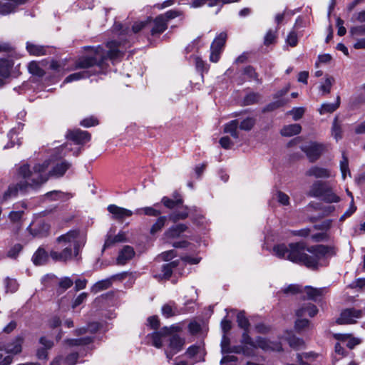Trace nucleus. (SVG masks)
I'll return each mask as SVG.
<instances>
[{"instance_id":"1","label":"nucleus","mask_w":365,"mask_h":365,"mask_svg":"<svg viewBox=\"0 0 365 365\" xmlns=\"http://www.w3.org/2000/svg\"><path fill=\"white\" fill-rule=\"evenodd\" d=\"M71 166V164L69 162L63 160L57 163L47 175L46 171L48 167V163L46 162L36 164L32 169H31L29 164L21 165L16 173V178L19 182L9 185L7 190L3 194L1 201L5 202L16 197L19 192L24 194L29 189L36 190L39 188L48 180V176L62 177Z\"/></svg>"},{"instance_id":"2","label":"nucleus","mask_w":365,"mask_h":365,"mask_svg":"<svg viewBox=\"0 0 365 365\" xmlns=\"http://www.w3.org/2000/svg\"><path fill=\"white\" fill-rule=\"evenodd\" d=\"M115 29L122 30L118 41H110L106 43L108 51L103 46L85 47L90 53L78 57L74 62V69L83 71L91 70L96 71V75L101 73L105 67L108 59L115 61L123 57L127 48L130 46V38L132 34L128 28L123 29L121 24H115Z\"/></svg>"},{"instance_id":"3","label":"nucleus","mask_w":365,"mask_h":365,"mask_svg":"<svg viewBox=\"0 0 365 365\" xmlns=\"http://www.w3.org/2000/svg\"><path fill=\"white\" fill-rule=\"evenodd\" d=\"M307 247L303 242H292L287 245L279 244L273 247L274 254L279 258L288 259L292 262L304 265L307 260Z\"/></svg>"},{"instance_id":"4","label":"nucleus","mask_w":365,"mask_h":365,"mask_svg":"<svg viewBox=\"0 0 365 365\" xmlns=\"http://www.w3.org/2000/svg\"><path fill=\"white\" fill-rule=\"evenodd\" d=\"M307 260L306 267L316 270L319 266H322V261L328 257L336 255V248L334 246L324 245H312L307 247Z\"/></svg>"},{"instance_id":"5","label":"nucleus","mask_w":365,"mask_h":365,"mask_svg":"<svg viewBox=\"0 0 365 365\" xmlns=\"http://www.w3.org/2000/svg\"><path fill=\"white\" fill-rule=\"evenodd\" d=\"M72 255L73 250L71 245L64 247L61 252L52 250L49 255L43 248L39 247L34 254L32 261L35 265L41 266L47 262L49 256L54 262H66L71 259Z\"/></svg>"},{"instance_id":"6","label":"nucleus","mask_w":365,"mask_h":365,"mask_svg":"<svg viewBox=\"0 0 365 365\" xmlns=\"http://www.w3.org/2000/svg\"><path fill=\"white\" fill-rule=\"evenodd\" d=\"M309 197H317L327 203L339 202L340 197L334 192L329 182L316 180L308 192Z\"/></svg>"},{"instance_id":"7","label":"nucleus","mask_w":365,"mask_h":365,"mask_svg":"<svg viewBox=\"0 0 365 365\" xmlns=\"http://www.w3.org/2000/svg\"><path fill=\"white\" fill-rule=\"evenodd\" d=\"M185 344V339L177 334H174L168 339L167 345L164 349L165 354L168 361H170L173 357L181 351Z\"/></svg>"},{"instance_id":"8","label":"nucleus","mask_w":365,"mask_h":365,"mask_svg":"<svg viewBox=\"0 0 365 365\" xmlns=\"http://www.w3.org/2000/svg\"><path fill=\"white\" fill-rule=\"evenodd\" d=\"M325 145L317 142H311L309 144L301 147V150L306 154L311 163L317 161L325 150Z\"/></svg>"},{"instance_id":"9","label":"nucleus","mask_w":365,"mask_h":365,"mask_svg":"<svg viewBox=\"0 0 365 365\" xmlns=\"http://www.w3.org/2000/svg\"><path fill=\"white\" fill-rule=\"evenodd\" d=\"M24 341L23 335H18L12 341L4 344L0 343V351H5L7 354H18L22 351V345Z\"/></svg>"},{"instance_id":"10","label":"nucleus","mask_w":365,"mask_h":365,"mask_svg":"<svg viewBox=\"0 0 365 365\" xmlns=\"http://www.w3.org/2000/svg\"><path fill=\"white\" fill-rule=\"evenodd\" d=\"M67 139L77 145H84L91 138V133L81 129L68 130L66 134Z\"/></svg>"},{"instance_id":"11","label":"nucleus","mask_w":365,"mask_h":365,"mask_svg":"<svg viewBox=\"0 0 365 365\" xmlns=\"http://www.w3.org/2000/svg\"><path fill=\"white\" fill-rule=\"evenodd\" d=\"M361 317V311L355 309H346L341 312L340 317L336 319L338 324H349L356 322L355 319Z\"/></svg>"},{"instance_id":"12","label":"nucleus","mask_w":365,"mask_h":365,"mask_svg":"<svg viewBox=\"0 0 365 365\" xmlns=\"http://www.w3.org/2000/svg\"><path fill=\"white\" fill-rule=\"evenodd\" d=\"M28 0H0V15L6 16L15 13L19 6L24 5Z\"/></svg>"},{"instance_id":"13","label":"nucleus","mask_w":365,"mask_h":365,"mask_svg":"<svg viewBox=\"0 0 365 365\" xmlns=\"http://www.w3.org/2000/svg\"><path fill=\"white\" fill-rule=\"evenodd\" d=\"M107 210L112 214V218L118 222H123L126 217H130L133 215L131 210L118 207L115 205H108Z\"/></svg>"},{"instance_id":"14","label":"nucleus","mask_w":365,"mask_h":365,"mask_svg":"<svg viewBox=\"0 0 365 365\" xmlns=\"http://www.w3.org/2000/svg\"><path fill=\"white\" fill-rule=\"evenodd\" d=\"M253 348H259L264 351H280L282 349L281 344L274 343L266 338L257 336L255 340Z\"/></svg>"},{"instance_id":"15","label":"nucleus","mask_w":365,"mask_h":365,"mask_svg":"<svg viewBox=\"0 0 365 365\" xmlns=\"http://www.w3.org/2000/svg\"><path fill=\"white\" fill-rule=\"evenodd\" d=\"M170 334V329L167 327H163L160 331H153L149 334L147 337L152 340V345L155 348L160 349L163 346L162 337Z\"/></svg>"},{"instance_id":"16","label":"nucleus","mask_w":365,"mask_h":365,"mask_svg":"<svg viewBox=\"0 0 365 365\" xmlns=\"http://www.w3.org/2000/svg\"><path fill=\"white\" fill-rule=\"evenodd\" d=\"M153 24V26L150 29V35L153 36H160L163 34L167 29L168 25L165 20L163 19L162 16L159 15L157 16L154 19H151L150 24Z\"/></svg>"},{"instance_id":"17","label":"nucleus","mask_w":365,"mask_h":365,"mask_svg":"<svg viewBox=\"0 0 365 365\" xmlns=\"http://www.w3.org/2000/svg\"><path fill=\"white\" fill-rule=\"evenodd\" d=\"M135 255V251L133 248L130 246L125 245L123 248L119 252L118 256L116 259L117 264L124 265L129 260H130Z\"/></svg>"},{"instance_id":"18","label":"nucleus","mask_w":365,"mask_h":365,"mask_svg":"<svg viewBox=\"0 0 365 365\" xmlns=\"http://www.w3.org/2000/svg\"><path fill=\"white\" fill-rule=\"evenodd\" d=\"M180 260L176 259L168 263L163 264L161 267L162 274H159L158 277L161 279L168 280L171 277L173 272L178 267Z\"/></svg>"},{"instance_id":"19","label":"nucleus","mask_w":365,"mask_h":365,"mask_svg":"<svg viewBox=\"0 0 365 365\" xmlns=\"http://www.w3.org/2000/svg\"><path fill=\"white\" fill-rule=\"evenodd\" d=\"M318 309L316 305L312 303H307L302 305L298 309L296 310V315L298 318L303 317L308 315L310 317H314L318 313Z\"/></svg>"},{"instance_id":"20","label":"nucleus","mask_w":365,"mask_h":365,"mask_svg":"<svg viewBox=\"0 0 365 365\" xmlns=\"http://www.w3.org/2000/svg\"><path fill=\"white\" fill-rule=\"evenodd\" d=\"M80 237L79 230H71L66 234L61 235L56 238V242L58 244L63 243L64 245L67 244L73 243L75 241L78 240Z\"/></svg>"},{"instance_id":"21","label":"nucleus","mask_w":365,"mask_h":365,"mask_svg":"<svg viewBox=\"0 0 365 365\" xmlns=\"http://www.w3.org/2000/svg\"><path fill=\"white\" fill-rule=\"evenodd\" d=\"M161 202L165 207L170 210H173L182 206L183 200L179 193L175 192L173 194V199L165 196L162 198Z\"/></svg>"},{"instance_id":"22","label":"nucleus","mask_w":365,"mask_h":365,"mask_svg":"<svg viewBox=\"0 0 365 365\" xmlns=\"http://www.w3.org/2000/svg\"><path fill=\"white\" fill-rule=\"evenodd\" d=\"M306 175L316 178H329L331 177V172L327 168L312 166L306 172Z\"/></svg>"},{"instance_id":"23","label":"nucleus","mask_w":365,"mask_h":365,"mask_svg":"<svg viewBox=\"0 0 365 365\" xmlns=\"http://www.w3.org/2000/svg\"><path fill=\"white\" fill-rule=\"evenodd\" d=\"M14 61L8 58H0V76L5 79L10 78Z\"/></svg>"},{"instance_id":"24","label":"nucleus","mask_w":365,"mask_h":365,"mask_svg":"<svg viewBox=\"0 0 365 365\" xmlns=\"http://www.w3.org/2000/svg\"><path fill=\"white\" fill-rule=\"evenodd\" d=\"M192 210L196 211V207L189 209L187 206H183L182 210L180 211L173 212L169 215V219L173 222H177L181 220H185L188 217Z\"/></svg>"},{"instance_id":"25","label":"nucleus","mask_w":365,"mask_h":365,"mask_svg":"<svg viewBox=\"0 0 365 365\" xmlns=\"http://www.w3.org/2000/svg\"><path fill=\"white\" fill-rule=\"evenodd\" d=\"M96 75L95 71L91 70H86L81 71L79 72L73 73L68 76L65 80L64 83H70L74 81H78L83 78H88L92 76Z\"/></svg>"},{"instance_id":"26","label":"nucleus","mask_w":365,"mask_h":365,"mask_svg":"<svg viewBox=\"0 0 365 365\" xmlns=\"http://www.w3.org/2000/svg\"><path fill=\"white\" fill-rule=\"evenodd\" d=\"M187 226L185 224H177L170 227L166 232L165 235L168 238H177L186 231Z\"/></svg>"},{"instance_id":"27","label":"nucleus","mask_w":365,"mask_h":365,"mask_svg":"<svg viewBox=\"0 0 365 365\" xmlns=\"http://www.w3.org/2000/svg\"><path fill=\"white\" fill-rule=\"evenodd\" d=\"M242 71V74L247 76L248 81H254L257 84H262V80L259 78V73L252 66H246Z\"/></svg>"},{"instance_id":"28","label":"nucleus","mask_w":365,"mask_h":365,"mask_svg":"<svg viewBox=\"0 0 365 365\" xmlns=\"http://www.w3.org/2000/svg\"><path fill=\"white\" fill-rule=\"evenodd\" d=\"M162 314L165 317L169 318L180 314L181 312L178 309L174 302H170L162 307Z\"/></svg>"},{"instance_id":"29","label":"nucleus","mask_w":365,"mask_h":365,"mask_svg":"<svg viewBox=\"0 0 365 365\" xmlns=\"http://www.w3.org/2000/svg\"><path fill=\"white\" fill-rule=\"evenodd\" d=\"M26 48V51L31 56H40L46 55V47L43 46L27 42Z\"/></svg>"},{"instance_id":"30","label":"nucleus","mask_w":365,"mask_h":365,"mask_svg":"<svg viewBox=\"0 0 365 365\" xmlns=\"http://www.w3.org/2000/svg\"><path fill=\"white\" fill-rule=\"evenodd\" d=\"M334 337L342 342H346V346L349 349H354L360 343V340L359 339L354 337L350 338L349 335L347 334H336L334 335Z\"/></svg>"},{"instance_id":"31","label":"nucleus","mask_w":365,"mask_h":365,"mask_svg":"<svg viewBox=\"0 0 365 365\" xmlns=\"http://www.w3.org/2000/svg\"><path fill=\"white\" fill-rule=\"evenodd\" d=\"M340 96H337L336 98V102L334 103H324L322 105L319 111L321 115L326 113H331L334 112L340 106Z\"/></svg>"},{"instance_id":"32","label":"nucleus","mask_w":365,"mask_h":365,"mask_svg":"<svg viewBox=\"0 0 365 365\" xmlns=\"http://www.w3.org/2000/svg\"><path fill=\"white\" fill-rule=\"evenodd\" d=\"M238 128V120H232L225 125L224 132L230 133L232 138H234L235 139H237L239 138V132L237 130Z\"/></svg>"},{"instance_id":"33","label":"nucleus","mask_w":365,"mask_h":365,"mask_svg":"<svg viewBox=\"0 0 365 365\" xmlns=\"http://www.w3.org/2000/svg\"><path fill=\"white\" fill-rule=\"evenodd\" d=\"M112 285V281L110 278L100 280L95 283L91 287V292L93 294H97L103 290L110 288Z\"/></svg>"},{"instance_id":"34","label":"nucleus","mask_w":365,"mask_h":365,"mask_svg":"<svg viewBox=\"0 0 365 365\" xmlns=\"http://www.w3.org/2000/svg\"><path fill=\"white\" fill-rule=\"evenodd\" d=\"M227 38V35L226 32H221L215 37V38L212 41L210 46V49H215L222 51L223 47L225 45Z\"/></svg>"},{"instance_id":"35","label":"nucleus","mask_w":365,"mask_h":365,"mask_svg":"<svg viewBox=\"0 0 365 365\" xmlns=\"http://www.w3.org/2000/svg\"><path fill=\"white\" fill-rule=\"evenodd\" d=\"M301 130V125L295 123L284 126L280 133L283 136H292L299 134Z\"/></svg>"},{"instance_id":"36","label":"nucleus","mask_w":365,"mask_h":365,"mask_svg":"<svg viewBox=\"0 0 365 365\" xmlns=\"http://www.w3.org/2000/svg\"><path fill=\"white\" fill-rule=\"evenodd\" d=\"M306 293L307 298L310 300L317 302L323 294L324 289L313 288L312 287H306Z\"/></svg>"},{"instance_id":"37","label":"nucleus","mask_w":365,"mask_h":365,"mask_svg":"<svg viewBox=\"0 0 365 365\" xmlns=\"http://www.w3.org/2000/svg\"><path fill=\"white\" fill-rule=\"evenodd\" d=\"M28 70L31 74L38 77H43L46 74L44 70L40 67L39 63L35 61L29 63Z\"/></svg>"},{"instance_id":"38","label":"nucleus","mask_w":365,"mask_h":365,"mask_svg":"<svg viewBox=\"0 0 365 365\" xmlns=\"http://www.w3.org/2000/svg\"><path fill=\"white\" fill-rule=\"evenodd\" d=\"M261 98V95L256 92L248 93L243 98L245 106H250L257 103Z\"/></svg>"},{"instance_id":"39","label":"nucleus","mask_w":365,"mask_h":365,"mask_svg":"<svg viewBox=\"0 0 365 365\" xmlns=\"http://www.w3.org/2000/svg\"><path fill=\"white\" fill-rule=\"evenodd\" d=\"M93 337L91 336H86L79 339H67V344L69 346H83L88 345L93 342Z\"/></svg>"},{"instance_id":"40","label":"nucleus","mask_w":365,"mask_h":365,"mask_svg":"<svg viewBox=\"0 0 365 365\" xmlns=\"http://www.w3.org/2000/svg\"><path fill=\"white\" fill-rule=\"evenodd\" d=\"M334 83V78L330 76H326L325 81L319 86V91L322 95H326L330 93L331 86Z\"/></svg>"},{"instance_id":"41","label":"nucleus","mask_w":365,"mask_h":365,"mask_svg":"<svg viewBox=\"0 0 365 365\" xmlns=\"http://www.w3.org/2000/svg\"><path fill=\"white\" fill-rule=\"evenodd\" d=\"M237 322L238 327L242 329L243 330L249 329L250 324L248 319L245 316V311H240L238 312L237 315Z\"/></svg>"},{"instance_id":"42","label":"nucleus","mask_w":365,"mask_h":365,"mask_svg":"<svg viewBox=\"0 0 365 365\" xmlns=\"http://www.w3.org/2000/svg\"><path fill=\"white\" fill-rule=\"evenodd\" d=\"M288 102L287 100L285 99H279L272 103L267 104L262 110L264 113L265 112H271L279 108L284 106Z\"/></svg>"},{"instance_id":"43","label":"nucleus","mask_w":365,"mask_h":365,"mask_svg":"<svg viewBox=\"0 0 365 365\" xmlns=\"http://www.w3.org/2000/svg\"><path fill=\"white\" fill-rule=\"evenodd\" d=\"M331 134L336 140L342 138V130L341 125L338 123V116H336L333 120Z\"/></svg>"},{"instance_id":"44","label":"nucleus","mask_w":365,"mask_h":365,"mask_svg":"<svg viewBox=\"0 0 365 365\" xmlns=\"http://www.w3.org/2000/svg\"><path fill=\"white\" fill-rule=\"evenodd\" d=\"M167 221L166 216H160L150 228V234L154 235L162 230Z\"/></svg>"},{"instance_id":"45","label":"nucleus","mask_w":365,"mask_h":365,"mask_svg":"<svg viewBox=\"0 0 365 365\" xmlns=\"http://www.w3.org/2000/svg\"><path fill=\"white\" fill-rule=\"evenodd\" d=\"M256 123V119L253 117H247L241 121L239 124L240 129L245 131H250Z\"/></svg>"},{"instance_id":"46","label":"nucleus","mask_w":365,"mask_h":365,"mask_svg":"<svg viewBox=\"0 0 365 365\" xmlns=\"http://www.w3.org/2000/svg\"><path fill=\"white\" fill-rule=\"evenodd\" d=\"M195 63L197 71L201 73L202 78H203V73L208 71L209 65L198 56L195 57Z\"/></svg>"},{"instance_id":"47","label":"nucleus","mask_w":365,"mask_h":365,"mask_svg":"<svg viewBox=\"0 0 365 365\" xmlns=\"http://www.w3.org/2000/svg\"><path fill=\"white\" fill-rule=\"evenodd\" d=\"M277 29L276 31H272V29L267 31L264 37V44L265 46H268L276 42V39L277 37Z\"/></svg>"},{"instance_id":"48","label":"nucleus","mask_w":365,"mask_h":365,"mask_svg":"<svg viewBox=\"0 0 365 365\" xmlns=\"http://www.w3.org/2000/svg\"><path fill=\"white\" fill-rule=\"evenodd\" d=\"M143 212L144 215L148 216L157 217L161 215V211L156 210L152 207H145L136 210L137 214H141Z\"/></svg>"},{"instance_id":"49","label":"nucleus","mask_w":365,"mask_h":365,"mask_svg":"<svg viewBox=\"0 0 365 365\" xmlns=\"http://www.w3.org/2000/svg\"><path fill=\"white\" fill-rule=\"evenodd\" d=\"M287 341L289 346L295 349H300L304 344V342L302 339L297 337L296 336L294 335L289 336L287 339Z\"/></svg>"},{"instance_id":"50","label":"nucleus","mask_w":365,"mask_h":365,"mask_svg":"<svg viewBox=\"0 0 365 365\" xmlns=\"http://www.w3.org/2000/svg\"><path fill=\"white\" fill-rule=\"evenodd\" d=\"M5 284L7 292L14 293L19 289V284L15 279L6 277L5 279Z\"/></svg>"},{"instance_id":"51","label":"nucleus","mask_w":365,"mask_h":365,"mask_svg":"<svg viewBox=\"0 0 365 365\" xmlns=\"http://www.w3.org/2000/svg\"><path fill=\"white\" fill-rule=\"evenodd\" d=\"M181 15V13L179 11L177 10H169L166 11L165 14H160V16L163 17V19L165 20V22H166V24H168V22L179 16Z\"/></svg>"},{"instance_id":"52","label":"nucleus","mask_w":365,"mask_h":365,"mask_svg":"<svg viewBox=\"0 0 365 365\" xmlns=\"http://www.w3.org/2000/svg\"><path fill=\"white\" fill-rule=\"evenodd\" d=\"M150 21H151V18H148L147 21L135 22L132 26V29H131L132 32L133 34H137L139 31H142L145 27H147L150 25Z\"/></svg>"},{"instance_id":"53","label":"nucleus","mask_w":365,"mask_h":365,"mask_svg":"<svg viewBox=\"0 0 365 365\" xmlns=\"http://www.w3.org/2000/svg\"><path fill=\"white\" fill-rule=\"evenodd\" d=\"M340 169L341 171L343 179L346 178V173H348L350 175V171L349 169V160L344 153H343L342 160L340 162Z\"/></svg>"},{"instance_id":"54","label":"nucleus","mask_w":365,"mask_h":365,"mask_svg":"<svg viewBox=\"0 0 365 365\" xmlns=\"http://www.w3.org/2000/svg\"><path fill=\"white\" fill-rule=\"evenodd\" d=\"M207 4L210 7L217 6L216 0H193L192 6L197 8Z\"/></svg>"},{"instance_id":"55","label":"nucleus","mask_w":365,"mask_h":365,"mask_svg":"<svg viewBox=\"0 0 365 365\" xmlns=\"http://www.w3.org/2000/svg\"><path fill=\"white\" fill-rule=\"evenodd\" d=\"M147 325L152 329L158 330L160 326L159 317L157 315L149 317L147 319Z\"/></svg>"},{"instance_id":"56","label":"nucleus","mask_w":365,"mask_h":365,"mask_svg":"<svg viewBox=\"0 0 365 365\" xmlns=\"http://www.w3.org/2000/svg\"><path fill=\"white\" fill-rule=\"evenodd\" d=\"M98 124V120L94 116L86 118L80 122V125L85 128H90L92 126L97 125Z\"/></svg>"},{"instance_id":"57","label":"nucleus","mask_w":365,"mask_h":365,"mask_svg":"<svg viewBox=\"0 0 365 365\" xmlns=\"http://www.w3.org/2000/svg\"><path fill=\"white\" fill-rule=\"evenodd\" d=\"M349 32L352 36H365V24L353 26Z\"/></svg>"},{"instance_id":"58","label":"nucleus","mask_w":365,"mask_h":365,"mask_svg":"<svg viewBox=\"0 0 365 365\" xmlns=\"http://www.w3.org/2000/svg\"><path fill=\"white\" fill-rule=\"evenodd\" d=\"M286 42L292 47H295L298 43V36L295 31H291L286 38Z\"/></svg>"},{"instance_id":"59","label":"nucleus","mask_w":365,"mask_h":365,"mask_svg":"<svg viewBox=\"0 0 365 365\" xmlns=\"http://www.w3.org/2000/svg\"><path fill=\"white\" fill-rule=\"evenodd\" d=\"M23 247L21 244H16L7 252V257L10 258H16L20 252L22 250Z\"/></svg>"},{"instance_id":"60","label":"nucleus","mask_w":365,"mask_h":365,"mask_svg":"<svg viewBox=\"0 0 365 365\" xmlns=\"http://www.w3.org/2000/svg\"><path fill=\"white\" fill-rule=\"evenodd\" d=\"M331 220H325L319 224L314 225L313 227L316 230L327 231L331 228Z\"/></svg>"},{"instance_id":"61","label":"nucleus","mask_w":365,"mask_h":365,"mask_svg":"<svg viewBox=\"0 0 365 365\" xmlns=\"http://www.w3.org/2000/svg\"><path fill=\"white\" fill-rule=\"evenodd\" d=\"M309 325V321L307 319H300L296 320L294 328L297 331H301Z\"/></svg>"},{"instance_id":"62","label":"nucleus","mask_w":365,"mask_h":365,"mask_svg":"<svg viewBox=\"0 0 365 365\" xmlns=\"http://www.w3.org/2000/svg\"><path fill=\"white\" fill-rule=\"evenodd\" d=\"M67 195L68 194L58 190H53L46 193V196L51 197L53 200H63Z\"/></svg>"},{"instance_id":"63","label":"nucleus","mask_w":365,"mask_h":365,"mask_svg":"<svg viewBox=\"0 0 365 365\" xmlns=\"http://www.w3.org/2000/svg\"><path fill=\"white\" fill-rule=\"evenodd\" d=\"M241 343L245 345H250L252 347L255 345V341L249 335V329L246 331L244 330L242 335Z\"/></svg>"},{"instance_id":"64","label":"nucleus","mask_w":365,"mask_h":365,"mask_svg":"<svg viewBox=\"0 0 365 365\" xmlns=\"http://www.w3.org/2000/svg\"><path fill=\"white\" fill-rule=\"evenodd\" d=\"M78 359V354L77 352H73L66 356L63 360V364L66 365H75Z\"/></svg>"}]
</instances>
